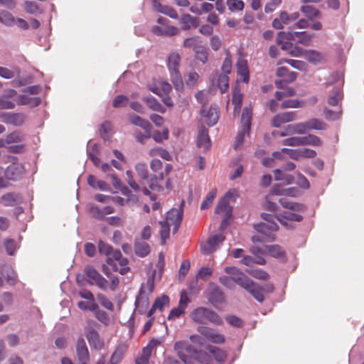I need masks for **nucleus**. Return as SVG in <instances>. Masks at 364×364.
<instances>
[{
  "label": "nucleus",
  "instance_id": "obj_1",
  "mask_svg": "<svg viewBox=\"0 0 364 364\" xmlns=\"http://www.w3.org/2000/svg\"><path fill=\"white\" fill-rule=\"evenodd\" d=\"M173 348L184 364L205 363L209 361V354L193 346L188 341H179L174 343Z\"/></svg>",
  "mask_w": 364,
  "mask_h": 364
},
{
  "label": "nucleus",
  "instance_id": "obj_2",
  "mask_svg": "<svg viewBox=\"0 0 364 364\" xmlns=\"http://www.w3.org/2000/svg\"><path fill=\"white\" fill-rule=\"evenodd\" d=\"M191 318L198 323H205L207 321L218 326L223 323L222 318L215 311L203 306L195 309L191 313Z\"/></svg>",
  "mask_w": 364,
  "mask_h": 364
},
{
  "label": "nucleus",
  "instance_id": "obj_3",
  "mask_svg": "<svg viewBox=\"0 0 364 364\" xmlns=\"http://www.w3.org/2000/svg\"><path fill=\"white\" fill-rule=\"evenodd\" d=\"M181 56L178 53H172L168 55L167 67L170 73L172 83L178 91L183 87V79L179 71Z\"/></svg>",
  "mask_w": 364,
  "mask_h": 364
},
{
  "label": "nucleus",
  "instance_id": "obj_4",
  "mask_svg": "<svg viewBox=\"0 0 364 364\" xmlns=\"http://www.w3.org/2000/svg\"><path fill=\"white\" fill-rule=\"evenodd\" d=\"M282 144L288 146H318L322 144L320 138L314 134H309L304 136H291L285 139Z\"/></svg>",
  "mask_w": 364,
  "mask_h": 364
},
{
  "label": "nucleus",
  "instance_id": "obj_5",
  "mask_svg": "<svg viewBox=\"0 0 364 364\" xmlns=\"http://www.w3.org/2000/svg\"><path fill=\"white\" fill-rule=\"evenodd\" d=\"M87 277V282L90 284H96L100 289L105 291L107 289V280L103 277L98 271L91 265H87L84 269Z\"/></svg>",
  "mask_w": 364,
  "mask_h": 364
},
{
  "label": "nucleus",
  "instance_id": "obj_6",
  "mask_svg": "<svg viewBox=\"0 0 364 364\" xmlns=\"http://www.w3.org/2000/svg\"><path fill=\"white\" fill-rule=\"evenodd\" d=\"M219 114L220 109L217 104H212L208 109H206L205 105H203L200 110V114L205 118L209 127H213L218 123Z\"/></svg>",
  "mask_w": 364,
  "mask_h": 364
},
{
  "label": "nucleus",
  "instance_id": "obj_7",
  "mask_svg": "<svg viewBox=\"0 0 364 364\" xmlns=\"http://www.w3.org/2000/svg\"><path fill=\"white\" fill-rule=\"evenodd\" d=\"M21 69L18 66H14L12 69L0 66V77L6 79H14V83L16 86H23L26 81L20 79Z\"/></svg>",
  "mask_w": 364,
  "mask_h": 364
},
{
  "label": "nucleus",
  "instance_id": "obj_8",
  "mask_svg": "<svg viewBox=\"0 0 364 364\" xmlns=\"http://www.w3.org/2000/svg\"><path fill=\"white\" fill-rule=\"evenodd\" d=\"M242 287L249 292L258 302L262 303L264 300L262 287L254 282L247 277L245 282H242Z\"/></svg>",
  "mask_w": 364,
  "mask_h": 364
},
{
  "label": "nucleus",
  "instance_id": "obj_9",
  "mask_svg": "<svg viewBox=\"0 0 364 364\" xmlns=\"http://www.w3.org/2000/svg\"><path fill=\"white\" fill-rule=\"evenodd\" d=\"M2 122L6 124L21 127L26 119V115L22 112H2L1 114Z\"/></svg>",
  "mask_w": 364,
  "mask_h": 364
},
{
  "label": "nucleus",
  "instance_id": "obj_10",
  "mask_svg": "<svg viewBox=\"0 0 364 364\" xmlns=\"http://www.w3.org/2000/svg\"><path fill=\"white\" fill-rule=\"evenodd\" d=\"M206 297L208 301L215 307L222 304L225 301V296L223 291L218 286L210 287Z\"/></svg>",
  "mask_w": 364,
  "mask_h": 364
},
{
  "label": "nucleus",
  "instance_id": "obj_11",
  "mask_svg": "<svg viewBox=\"0 0 364 364\" xmlns=\"http://www.w3.org/2000/svg\"><path fill=\"white\" fill-rule=\"evenodd\" d=\"M76 353L79 364H87L90 360V353L85 339L79 337L76 343Z\"/></svg>",
  "mask_w": 364,
  "mask_h": 364
},
{
  "label": "nucleus",
  "instance_id": "obj_12",
  "mask_svg": "<svg viewBox=\"0 0 364 364\" xmlns=\"http://www.w3.org/2000/svg\"><path fill=\"white\" fill-rule=\"evenodd\" d=\"M24 172L25 169L22 164L14 163L7 166L4 174L9 180L18 181L23 177Z\"/></svg>",
  "mask_w": 364,
  "mask_h": 364
},
{
  "label": "nucleus",
  "instance_id": "obj_13",
  "mask_svg": "<svg viewBox=\"0 0 364 364\" xmlns=\"http://www.w3.org/2000/svg\"><path fill=\"white\" fill-rule=\"evenodd\" d=\"M197 146L203 148L205 151H209L211 147V141L208 134V129L203 124H201L198 129Z\"/></svg>",
  "mask_w": 364,
  "mask_h": 364
},
{
  "label": "nucleus",
  "instance_id": "obj_14",
  "mask_svg": "<svg viewBox=\"0 0 364 364\" xmlns=\"http://www.w3.org/2000/svg\"><path fill=\"white\" fill-rule=\"evenodd\" d=\"M296 114L294 112H287L276 114L271 120V125L276 128H280L282 124L295 120Z\"/></svg>",
  "mask_w": 364,
  "mask_h": 364
},
{
  "label": "nucleus",
  "instance_id": "obj_15",
  "mask_svg": "<svg viewBox=\"0 0 364 364\" xmlns=\"http://www.w3.org/2000/svg\"><path fill=\"white\" fill-rule=\"evenodd\" d=\"M85 336L90 346L95 349H101L104 346L103 342L100 341L99 333L94 328H87L85 331Z\"/></svg>",
  "mask_w": 364,
  "mask_h": 364
},
{
  "label": "nucleus",
  "instance_id": "obj_16",
  "mask_svg": "<svg viewBox=\"0 0 364 364\" xmlns=\"http://www.w3.org/2000/svg\"><path fill=\"white\" fill-rule=\"evenodd\" d=\"M225 237L222 234L215 235L210 237L206 242V245L202 247V252L205 255H209L215 250L219 243L223 242Z\"/></svg>",
  "mask_w": 364,
  "mask_h": 364
},
{
  "label": "nucleus",
  "instance_id": "obj_17",
  "mask_svg": "<svg viewBox=\"0 0 364 364\" xmlns=\"http://www.w3.org/2000/svg\"><path fill=\"white\" fill-rule=\"evenodd\" d=\"M28 94L19 95L16 104L19 105H28L30 107H35L41 105V99L39 97L32 96L38 92H28Z\"/></svg>",
  "mask_w": 364,
  "mask_h": 364
},
{
  "label": "nucleus",
  "instance_id": "obj_18",
  "mask_svg": "<svg viewBox=\"0 0 364 364\" xmlns=\"http://www.w3.org/2000/svg\"><path fill=\"white\" fill-rule=\"evenodd\" d=\"M247 277L246 275L239 277L221 276L219 278V282L228 289H232L235 287V284L242 287L241 282H245Z\"/></svg>",
  "mask_w": 364,
  "mask_h": 364
},
{
  "label": "nucleus",
  "instance_id": "obj_19",
  "mask_svg": "<svg viewBox=\"0 0 364 364\" xmlns=\"http://www.w3.org/2000/svg\"><path fill=\"white\" fill-rule=\"evenodd\" d=\"M266 250L271 257L278 259L280 262L285 263L287 261L286 252L280 245H266Z\"/></svg>",
  "mask_w": 364,
  "mask_h": 364
},
{
  "label": "nucleus",
  "instance_id": "obj_20",
  "mask_svg": "<svg viewBox=\"0 0 364 364\" xmlns=\"http://www.w3.org/2000/svg\"><path fill=\"white\" fill-rule=\"evenodd\" d=\"M237 73L240 76V80L247 83L250 80V71L246 60L239 59L236 65Z\"/></svg>",
  "mask_w": 364,
  "mask_h": 364
},
{
  "label": "nucleus",
  "instance_id": "obj_21",
  "mask_svg": "<svg viewBox=\"0 0 364 364\" xmlns=\"http://www.w3.org/2000/svg\"><path fill=\"white\" fill-rule=\"evenodd\" d=\"M235 192H236L235 190H230L225 194L223 198L220 199L215 208V213L219 214L220 213H223L224 211L228 210L230 208H232L229 204L228 199L233 197Z\"/></svg>",
  "mask_w": 364,
  "mask_h": 364
},
{
  "label": "nucleus",
  "instance_id": "obj_22",
  "mask_svg": "<svg viewBox=\"0 0 364 364\" xmlns=\"http://www.w3.org/2000/svg\"><path fill=\"white\" fill-rule=\"evenodd\" d=\"M252 112L250 107H245L243 108L240 123L242 125V129L245 132H250L252 125Z\"/></svg>",
  "mask_w": 364,
  "mask_h": 364
},
{
  "label": "nucleus",
  "instance_id": "obj_23",
  "mask_svg": "<svg viewBox=\"0 0 364 364\" xmlns=\"http://www.w3.org/2000/svg\"><path fill=\"white\" fill-rule=\"evenodd\" d=\"M318 100L316 96H313L309 98L306 101H300L298 100H284L282 103V108H289V107H300L304 104H309L310 105H314L317 102Z\"/></svg>",
  "mask_w": 364,
  "mask_h": 364
},
{
  "label": "nucleus",
  "instance_id": "obj_24",
  "mask_svg": "<svg viewBox=\"0 0 364 364\" xmlns=\"http://www.w3.org/2000/svg\"><path fill=\"white\" fill-rule=\"evenodd\" d=\"M128 117L132 124L142 128L145 132L151 130L152 127L151 124L148 120L143 119L139 115L132 113L129 114Z\"/></svg>",
  "mask_w": 364,
  "mask_h": 364
},
{
  "label": "nucleus",
  "instance_id": "obj_25",
  "mask_svg": "<svg viewBox=\"0 0 364 364\" xmlns=\"http://www.w3.org/2000/svg\"><path fill=\"white\" fill-rule=\"evenodd\" d=\"M143 294H144L143 286H141L139 291V294L136 296V300L134 302L135 308L137 309L138 313L140 314H143L145 312V311L149 305L148 297L146 296L144 298L142 296Z\"/></svg>",
  "mask_w": 364,
  "mask_h": 364
},
{
  "label": "nucleus",
  "instance_id": "obj_26",
  "mask_svg": "<svg viewBox=\"0 0 364 364\" xmlns=\"http://www.w3.org/2000/svg\"><path fill=\"white\" fill-rule=\"evenodd\" d=\"M255 230L264 235H268L271 232L277 231L279 230V225L277 223H272L267 224L263 222H259L254 225Z\"/></svg>",
  "mask_w": 364,
  "mask_h": 364
},
{
  "label": "nucleus",
  "instance_id": "obj_27",
  "mask_svg": "<svg viewBox=\"0 0 364 364\" xmlns=\"http://www.w3.org/2000/svg\"><path fill=\"white\" fill-rule=\"evenodd\" d=\"M17 92H6L0 96V109H12L16 106V102L11 100Z\"/></svg>",
  "mask_w": 364,
  "mask_h": 364
},
{
  "label": "nucleus",
  "instance_id": "obj_28",
  "mask_svg": "<svg viewBox=\"0 0 364 364\" xmlns=\"http://www.w3.org/2000/svg\"><path fill=\"white\" fill-rule=\"evenodd\" d=\"M306 132L309 130H326L327 124L322 120L317 118H311L304 122Z\"/></svg>",
  "mask_w": 364,
  "mask_h": 364
},
{
  "label": "nucleus",
  "instance_id": "obj_29",
  "mask_svg": "<svg viewBox=\"0 0 364 364\" xmlns=\"http://www.w3.org/2000/svg\"><path fill=\"white\" fill-rule=\"evenodd\" d=\"M284 129L287 131L288 136L294 134H306L304 122L287 124L284 127Z\"/></svg>",
  "mask_w": 364,
  "mask_h": 364
},
{
  "label": "nucleus",
  "instance_id": "obj_30",
  "mask_svg": "<svg viewBox=\"0 0 364 364\" xmlns=\"http://www.w3.org/2000/svg\"><path fill=\"white\" fill-rule=\"evenodd\" d=\"M183 202L181 203L179 208H171L168 213L166 215V219L168 222L175 223L176 221L182 220L183 215Z\"/></svg>",
  "mask_w": 364,
  "mask_h": 364
},
{
  "label": "nucleus",
  "instance_id": "obj_31",
  "mask_svg": "<svg viewBox=\"0 0 364 364\" xmlns=\"http://www.w3.org/2000/svg\"><path fill=\"white\" fill-rule=\"evenodd\" d=\"M280 205L287 209H289L294 211L304 212L306 210L305 205L300 203L291 202L287 200L286 198H280L279 200Z\"/></svg>",
  "mask_w": 364,
  "mask_h": 364
},
{
  "label": "nucleus",
  "instance_id": "obj_32",
  "mask_svg": "<svg viewBox=\"0 0 364 364\" xmlns=\"http://www.w3.org/2000/svg\"><path fill=\"white\" fill-rule=\"evenodd\" d=\"M207 350L209 351L210 353H211L213 355L215 359L219 363L222 364L225 361L227 354L223 350L219 348L217 346L211 345H208L207 346Z\"/></svg>",
  "mask_w": 364,
  "mask_h": 364
},
{
  "label": "nucleus",
  "instance_id": "obj_33",
  "mask_svg": "<svg viewBox=\"0 0 364 364\" xmlns=\"http://www.w3.org/2000/svg\"><path fill=\"white\" fill-rule=\"evenodd\" d=\"M126 350L127 346L124 344L118 345L111 355V364H119L122 360Z\"/></svg>",
  "mask_w": 364,
  "mask_h": 364
},
{
  "label": "nucleus",
  "instance_id": "obj_34",
  "mask_svg": "<svg viewBox=\"0 0 364 364\" xmlns=\"http://www.w3.org/2000/svg\"><path fill=\"white\" fill-rule=\"evenodd\" d=\"M134 252L137 256L144 257L150 253V247L145 242H136L134 243Z\"/></svg>",
  "mask_w": 364,
  "mask_h": 364
},
{
  "label": "nucleus",
  "instance_id": "obj_35",
  "mask_svg": "<svg viewBox=\"0 0 364 364\" xmlns=\"http://www.w3.org/2000/svg\"><path fill=\"white\" fill-rule=\"evenodd\" d=\"M171 85L163 80H154L153 85H150L149 91H171Z\"/></svg>",
  "mask_w": 364,
  "mask_h": 364
},
{
  "label": "nucleus",
  "instance_id": "obj_36",
  "mask_svg": "<svg viewBox=\"0 0 364 364\" xmlns=\"http://www.w3.org/2000/svg\"><path fill=\"white\" fill-rule=\"evenodd\" d=\"M144 101L147 106L154 111L161 113H164L166 111V109L161 105V104L153 97H146L144 98Z\"/></svg>",
  "mask_w": 364,
  "mask_h": 364
},
{
  "label": "nucleus",
  "instance_id": "obj_37",
  "mask_svg": "<svg viewBox=\"0 0 364 364\" xmlns=\"http://www.w3.org/2000/svg\"><path fill=\"white\" fill-rule=\"evenodd\" d=\"M2 275L5 277L7 282L11 285H14L16 282V277L13 269L9 266L5 265L2 267Z\"/></svg>",
  "mask_w": 364,
  "mask_h": 364
},
{
  "label": "nucleus",
  "instance_id": "obj_38",
  "mask_svg": "<svg viewBox=\"0 0 364 364\" xmlns=\"http://www.w3.org/2000/svg\"><path fill=\"white\" fill-rule=\"evenodd\" d=\"M161 226L160 236L161 240V245H165L166 240L169 238L170 235V225L167 220L159 221Z\"/></svg>",
  "mask_w": 364,
  "mask_h": 364
},
{
  "label": "nucleus",
  "instance_id": "obj_39",
  "mask_svg": "<svg viewBox=\"0 0 364 364\" xmlns=\"http://www.w3.org/2000/svg\"><path fill=\"white\" fill-rule=\"evenodd\" d=\"M300 10L310 20L320 16V11L313 6L304 5L301 7Z\"/></svg>",
  "mask_w": 364,
  "mask_h": 364
},
{
  "label": "nucleus",
  "instance_id": "obj_40",
  "mask_svg": "<svg viewBox=\"0 0 364 364\" xmlns=\"http://www.w3.org/2000/svg\"><path fill=\"white\" fill-rule=\"evenodd\" d=\"M217 196V188H212L210 192L205 197L202 203H200V210H206L208 209L210 205L213 203L214 198Z\"/></svg>",
  "mask_w": 364,
  "mask_h": 364
},
{
  "label": "nucleus",
  "instance_id": "obj_41",
  "mask_svg": "<svg viewBox=\"0 0 364 364\" xmlns=\"http://www.w3.org/2000/svg\"><path fill=\"white\" fill-rule=\"evenodd\" d=\"M196 58L203 64L208 61V53L206 48L203 46H198L194 48Z\"/></svg>",
  "mask_w": 364,
  "mask_h": 364
},
{
  "label": "nucleus",
  "instance_id": "obj_42",
  "mask_svg": "<svg viewBox=\"0 0 364 364\" xmlns=\"http://www.w3.org/2000/svg\"><path fill=\"white\" fill-rule=\"evenodd\" d=\"M305 58L309 62L316 64L322 60L323 55L321 53L316 50H309L305 52Z\"/></svg>",
  "mask_w": 364,
  "mask_h": 364
},
{
  "label": "nucleus",
  "instance_id": "obj_43",
  "mask_svg": "<svg viewBox=\"0 0 364 364\" xmlns=\"http://www.w3.org/2000/svg\"><path fill=\"white\" fill-rule=\"evenodd\" d=\"M226 57L225 58L223 63L221 66V74H230L232 71V63L231 59V54L228 50L225 51Z\"/></svg>",
  "mask_w": 364,
  "mask_h": 364
},
{
  "label": "nucleus",
  "instance_id": "obj_44",
  "mask_svg": "<svg viewBox=\"0 0 364 364\" xmlns=\"http://www.w3.org/2000/svg\"><path fill=\"white\" fill-rule=\"evenodd\" d=\"M24 140V135L20 131H14L8 135L5 139V142L8 144L21 142Z\"/></svg>",
  "mask_w": 364,
  "mask_h": 364
},
{
  "label": "nucleus",
  "instance_id": "obj_45",
  "mask_svg": "<svg viewBox=\"0 0 364 364\" xmlns=\"http://www.w3.org/2000/svg\"><path fill=\"white\" fill-rule=\"evenodd\" d=\"M295 35L299 38L298 43L306 46H309L311 40L314 36V33H309L306 31L295 32Z\"/></svg>",
  "mask_w": 364,
  "mask_h": 364
},
{
  "label": "nucleus",
  "instance_id": "obj_46",
  "mask_svg": "<svg viewBox=\"0 0 364 364\" xmlns=\"http://www.w3.org/2000/svg\"><path fill=\"white\" fill-rule=\"evenodd\" d=\"M0 22L3 24L11 26L14 24L15 20L13 15L8 11H0Z\"/></svg>",
  "mask_w": 364,
  "mask_h": 364
},
{
  "label": "nucleus",
  "instance_id": "obj_47",
  "mask_svg": "<svg viewBox=\"0 0 364 364\" xmlns=\"http://www.w3.org/2000/svg\"><path fill=\"white\" fill-rule=\"evenodd\" d=\"M217 87L220 91H227L229 87V77L226 74H220L217 77Z\"/></svg>",
  "mask_w": 364,
  "mask_h": 364
},
{
  "label": "nucleus",
  "instance_id": "obj_48",
  "mask_svg": "<svg viewBox=\"0 0 364 364\" xmlns=\"http://www.w3.org/2000/svg\"><path fill=\"white\" fill-rule=\"evenodd\" d=\"M135 170L138 176L143 180H147L149 178V171L146 164L138 163L135 166Z\"/></svg>",
  "mask_w": 364,
  "mask_h": 364
},
{
  "label": "nucleus",
  "instance_id": "obj_49",
  "mask_svg": "<svg viewBox=\"0 0 364 364\" xmlns=\"http://www.w3.org/2000/svg\"><path fill=\"white\" fill-rule=\"evenodd\" d=\"M227 5L232 12L242 11L245 6L242 0H227Z\"/></svg>",
  "mask_w": 364,
  "mask_h": 364
},
{
  "label": "nucleus",
  "instance_id": "obj_50",
  "mask_svg": "<svg viewBox=\"0 0 364 364\" xmlns=\"http://www.w3.org/2000/svg\"><path fill=\"white\" fill-rule=\"evenodd\" d=\"M112 130V124L109 121L104 122L101 125L100 128V136L104 139L107 140L109 139V133Z\"/></svg>",
  "mask_w": 364,
  "mask_h": 364
},
{
  "label": "nucleus",
  "instance_id": "obj_51",
  "mask_svg": "<svg viewBox=\"0 0 364 364\" xmlns=\"http://www.w3.org/2000/svg\"><path fill=\"white\" fill-rule=\"evenodd\" d=\"M169 301L170 299L168 296L166 294H163L161 296L156 297L153 304V306L160 311H162L164 306L169 303Z\"/></svg>",
  "mask_w": 364,
  "mask_h": 364
},
{
  "label": "nucleus",
  "instance_id": "obj_52",
  "mask_svg": "<svg viewBox=\"0 0 364 364\" xmlns=\"http://www.w3.org/2000/svg\"><path fill=\"white\" fill-rule=\"evenodd\" d=\"M98 250L101 255L106 256H111V253L113 252L112 246L101 240L98 242Z\"/></svg>",
  "mask_w": 364,
  "mask_h": 364
},
{
  "label": "nucleus",
  "instance_id": "obj_53",
  "mask_svg": "<svg viewBox=\"0 0 364 364\" xmlns=\"http://www.w3.org/2000/svg\"><path fill=\"white\" fill-rule=\"evenodd\" d=\"M151 137L156 142H162L163 140L168 138V130L167 129H164L163 132L155 130L151 134Z\"/></svg>",
  "mask_w": 364,
  "mask_h": 364
},
{
  "label": "nucleus",
  "instance_id": "obj_54",
  "mask_svg": "<svg viewBox=\"0 0 364 364\" xmlns=\"http://www.w3.org/2000/svg\"><path fill=\"white\" fill-rule=\"evenodd\" d=\"M16 195L14 193H8L2 196L1 199L5 206H14L17 203Z\"/></svg>",
  "mask_w": 364,
  "mask_h": 364
},
{
  "label": "nucleus",
  "instance_id": "obj_55",
  "mask_svg": "<svg viewBox=\"0 0 364 364\" xmlns=\"http://www.w3.org/2000/svg\"><path fill=\"white\" fill-rule=\"evenodd\" d=\"M97 298L100 304L109 311H114V305L112 302L104 294L99 293L97 295Z\"/></svg>",
  "mask_w": 364,
  "mask_h": 364
},
{
  "label": "nucleus",
  "instance_id": "obj_56",
  "mask_svg": "<svg viewBox=\"0 0 364 364\" xmlns=\"http://www.w3.org/2000/svg\"><path fill=\"white\" fill-rule=\"evenodd\" d=\"M278 215L282 216L283 220L286 219L289 221L301 222L304 218L301 215L291 213V212H284V213H279Z\"/></svg>",
  "mask_w": 364,
  "mask_h": 364
},
{
  "label": "nucleus",
  "instance_id": "obj_57",
  "mask_svg": "<svg viewBox=\"0 0 364 364\" xmlns=\"http://www.w3.org/2000/svg\"><path fill=\"white\" fill-rule=\"evenodd\" d=\"M225 320L230 325L236 328H241L244 324L243 321L235 315H228L225 317Z\"/></svg>",
  "mask_w": 364,
  "mask_h": 364
},
{
  "label": "nucleus",
  "instance_id": "obj_58",
  "mask_svg": "<svg viewBox=\"0 0 364 364\" xmlns=\"http://www.w3.org/2000/svg\"><path fill=\"white\" fill-rule=\"evenodd\" d=\"M342 111L336 112L325 107L323 109V114L326 119L328 121H336L339 119Z\"/></svg>",
  "mask_w": 364,
  "mask_h": 364
},
{
  "label": "nucleus",
  "instance_id": "obj_59",
  "mask_svg": "<svg viewBox=\"0 0 364 364\" xmlns=\"http://www.w3.org/2000/svg\"><path fill=\"white\" fill-rule=\"evenodd\" d=\"M25 10L27 13L31 14H37L38 13H41L38 4L35 1H26L25 3Z\"/></svg>",
  "mask_w": 364,
  "mask_h": 364
},
{
  "label": "nucleus",
  "instance_id": "obj_60",
  "mask_svg": "<svg viewBox=\"0 0 364 364\" xmlns=\"http://www.w3.org/2000/svg\"><path fill=\"white\" fill-rule=\"evenodd\" d=\"M201 43L200 38L199 36H192L189 38H186L183 41V46L184 48H190L195 46H198V43Z\"/></svg>",
  "mask_w": 364,
  "mask_h": 364
},
{
  "label": "nucleus",
  "instance_id": "obj_61",
  "mask_svg": "<svg viewBox=\"0 0 364 364\" xmlns=\"http://www.w3.org/2000/svg\"><path fill=\"white\" fill-rule=\"evenodd\" d=\"M253 277L262 279V280H267L269 278V274L260 269H255L251 271H247Z\"/></svg>",
  "mask_w": 364,
  "mask_h": 364
},
{
  "label": "nucleus",
  "instance_id": "obj_62",
  "mask_svg": "<svg viewBox=\"0 0 364 364\" xmlns=\"http://www.w3.org/2000/svg\"><path fill=\"white\" fill-rule=\"evenodd\" d=\"M129 99L123 95H117L113 100L112 106L114 107H124L128 103Z\"/></svg>",
  "mask_w": 364,
  "mask_h": 364
},
{
  "label": "nucleus",
  "instance_id": "obj_63",
  "mask_svg": "<svg viewBox=\"0 0 364 364\" xmlns=\"http://www.w3.org/2000/svg\"><path fill=\"white\" fill-rule=\"evenodd\" d=\"M157 181L156 175H153L151 176L149 181V187L152 191H157L159 192L164 191V187L161 186Z\"/></svg>",
  "mask_w": 364,
  "mask_h": 364
},
{
  "label": "nucleus",
  "instance_id": "obj_64",
  "mask_svg": "<svg viewBox=\"0 0 364 364\" xmlns=\"http://www.w3.org/2000/svg\"><path fill=\"white\" fill-rule=\"evenodd\" d=\"M95 318L100 321L102 323H103L104 325L105 326H107L109 325V321H110V318H109V314L103 311V310H100L95 315Z\"/></svg>",
  "mask_w": 364,
  "mask_h": 364
}]
</instances>
